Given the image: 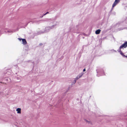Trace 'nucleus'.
Masks as SVG:
<instances>
[{
	"mask_svg": "<svg viewBox=\"0 0 127 127\" xmlns=\"http://www.w3.org/2000/svg\"><path fill=\"white\" fill-rule=\"evenodd\" d=\"M55 26V25H53L51 27H47L45 28V32H47L49 31L51 29L54 28V27Z\"/></svg>",
	"mask_w": 127,
	"mask_h": 127,
	"instance_id": "nucleus-1",
	"label": "nucleus"
},
{
	"mask_svg": "<svg viewBox=\"0 0 127 127\" xmlns=\"http://www.w3.org/2000/svg\"><path fill=\"white\" fill-rule=\"evenodd\" d=\"M127 47V42L126 41L125 43L120 46L119 49H120L123 48H126Z\"/></svg>",
	"mask_w": 127,
	"mask_h": 127,
	"instance_id": "nucleus-2",
	"label": "nucleus"
},
{
	"mask_svg": "<svg viewBox=\"0 0 127 127\" xmlns=\"http://www.w3.org/2000/svg\"><path fill=\"white\" fill-rule=\"evenodd\" d=\"M18 39L20 41H21V40H22L23 44H26L27 43L26 40L25 39H21L20 38H18Z\"/></svg>",
	"mask_w": 127,
	"mask_h": 127,
	"instance_id": "nucleus-3",
	"label": "nucleus"
},
{
	"mask_svg": "<svg viewBox=\"0 0 127 127\" xmlns=\"http://www.w3.org/2000/svg\"><path fill=\"white\" fill-rule=\"evenodd\" d=\"M120 2L119 0H115L114 3L113 4L112 7L115 6L117 4Z\"/></svg>",
	"mask_w": 127,
	"mask_h": 127,
	"instance_id": "nucleus-4",
	"label": "nucleus"
},
{
	"mask_svg": "<svg viewBox=\"0 0 127 127\" xmlns=\"http://www.w3.org/2000/svg\"><path fill=\"white\" fill-rule=\"evenodd\" d=\"M85 121L86 122V123H88L89 124H90L91 125H93V124L90 121H88L86 119H85Z\"/></svg>",
	"mask_w": 127,
	"mask_h": 127,
	"instance_id": "nucleus-5",
	"label": "nucleus"
},
{
	"mask_svg": "<svg viewBox=\"0 0 127 127\" xmlns=\"http://www.w3.org/2000/svg\"><path fill=\"white\" fill-rule=\"evenodd\" d=\"M16 111H17L18 113L20 114L21 113V109L20 108H18L16 109Z\"/></svg>",
	"mask_w": 127,
	"mask_h": 127,
	"instance_id": "nucleus-6",
	"label": "nucleus"
},
{
	"mask_svg": "<svg viewBox=\"0 0 127 127\" xmlns=\"http://www.w3.org/2000/svg\"><path fill=\"white\" fill-rule=\"evenodd\" d=\"M100 31L101 30L99 29H98V30H96L95 32L96 34H99L100 33Z\"/></svg>",
	"mask_w": 127,
	"mask_h": 127,
	"instance_id": "nucleus-7",
	"label": "nucleus"
},
{
	"mask_svg": "<svg viewBox=\"0 0 127 127\" xmlns=\"http://www.w3.org/2000/svg\"><path fill=\"white\" fill-rule=\"evenodd\" d=\"M80 77L79 76H78V75L77 76V77L74 80H75L76 81L78 79H79V78H80Z\"/></svg>",
	"mask_w": 127,
	"mask_h": 127,
	"instance_id": "nucleus-8",
	"label": "nucleus"
},
{
	"mask_svg": "<svg viewBox=\"0 0 127 127\" xmlns=\"http://www.w3.org/2000/svg\"><path fill=\"white\" fill-rule=\"evenodd\" d=\"M76 80H74L71 84V85L72 86V85H74L75 84V83H76Z\"/></svg>",
	"mask_w": 127,
	"mask_h": 127,
	"instance_id": "nucleus-9",
	"label": "nucleus"
},
{
	"mask_svg": "<svg viewBox=\"0 0 127 127\" xmlns=\"http://www.w3.org/2000/svg\"><path fill=\"white\" fill-rule=\"evenodd\" d=\"M83 75V74L82 73H81L79 74L78 76L80 77V78H81Z\"/></svg>",
	"mask_w": 127,
	"mask_h": 127,
	"instance_id": "nucleus-10",
	"label": "nucleus"
},
{
	"mask_svg": "<svg viewBox=\"0 0 127 127\" xmlns=\"http://www.w3.org/2000/svg\"><path fill=\"white\" fill-rule=\"evenodd\" d=\"M119 51H118L119 52H120L121 54L122 55H123V54L122 53V52L121 51V49H119Z\"/></svg>",
	"mask_w": 127,
	"mask_h": 127,
	"instance_id": "nucleus-11",
	"label": "nucleus"
},
{
	"mask_svg": "<svg viewBox=\"0 0 127 127\" xmlns=\"http://www.w3.org/2000/svg\"><path fill=\"white\" fill-rule=\"evenodd\" d=\"M17 79L18 80H21V77H17Z\"/></svg>",
	"mask_w": 127,
	"mask_h": 127,
	"instance_id": "nucleus-12",
	"label": "nucleus"
},
{
	"mask_svg": "<svg viewBox=\"0 0 127 127\" xmlns=\"http://www.w3.org/2000/svg\"><path fill=\"white\" fill-rule=\"evenodd\" d=\"M112 51L114 52H116V50H112Z\"/></svg>",
	"mask_w": 127,
	"mask_h": 127,
	"instance_id": "nucleus-13",
	"label": "nucleus"
},
{
	"mask_svg": "<svg viewBox=\"0 0 127 127\" xmlns=\"http://www.w3.org/2000/svg\"><path fill=\"white\" fill-rule=\"evenodd\" d=\"M48 12H47L46 13H45V14H44V15H46V14H48Z\"/></svg>",
	"mask_w": 127,
	"mask_h": 127,
	"instance_id": "nucleus-14",
	"label": "nucleus"
},
{
	"mask_svg": "<svg viewBox=\"0 0 127 127\" xmlns=\"http://www.w3.org/2000/svg\"><path fill=\"white\" fill-rule=\"evenodd\" d=\"M123 56H124L125 57H126V56H125V55H124L123 54V55H122Z\"/></svg>",
	"mask_w": 127,
	"mask_h": 127,
	"instance_id": "nucleus-15",
	"label": "nucleus"
},
{
	"mask_svg": "<svg viewBox=\"0 0 127 127\" xmlns=\"http://www.w3.org/2000/svg\"><path fill=\"white\" fill-rule=\"evenodd\" d=\"M85 70H86V69H83V71H85Z\"/></svg>",
	"mask_w": 127,
	"mask_h": 127,
	"instance_id": "nucleus-16",
	"label": "nucleus"
},
{
	"mask_svg": "<svg viewBox=\"0 0 127 127\" xmlns=\"http://www.w3.org/2000/svg\"><path fill=\"white\" fill-rule=\"evenodd\" d=\"M7 32H11V31H7Z\"/></svg>",
	"mask_w": 127,
	"mask_h": 127,
	"instance_id": "nucleus-17",
	"label": "nucleus"
},
{
	"mask_svg": "<svg viewBox=\"0 0 127 127\" xmlns=\"http://www.w3.org/2000/svg\"><path fill=\"white\" fill-rule=\"evenodd\" d=\"M42 45V43H40V45Z\"/></svg>",
	"mask_w": 127,
	"mask_h": 127,
	"instance_id": "nucleus-18",
	"label": "nucleus"
},
{
	"mask_svg": "<svg viewBox=\"0 0 127 127\" xmlns=\"http://www.w3.org/2000/svg\"><path fill=\"white\" fill-rule=\"evenodd\" d=\"M126 57L127 58V56H126Z\"/></svg>",
	"mask_w": 127,
	"mask_h": 127,
	"instance_id": "nucleus-19",
	"label": "nucleus"
}]
</instances>
